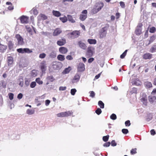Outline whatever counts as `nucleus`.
Wrapping results in <instances>:
<instances>
[{"label":"nucleus","instance_id":"63","mask_svg":"<svg viewBox=\"0 0 156 156\" xmlns=\"http://www.w3.org/2000/svg\"><path fill=\"white\" fill-rule=\"evenodd\" d=\"M30 81L28 80H26L25 82V84L26 86H28L30 84Z\"/></svg>","mask_w":156,"mask_h":156},{"label":"nucleus","instance_id":"34","mask_svg":"<svg viewBox=\"0 0 156 156\" xmlns=\"http://www.w3.org/2000/svg\"><path fill=\"white\" fill-rule=\"evenodd\" d=\"M156 51V45H154L152 46L150 49V51L152 53Z\"/></svg>","mask_w":156,"mask_h":156},{"label":"nucleus","instance_id":"26","mask_svg":"<svg viewBox=\"0 0 156 156\" xmlns=\"http://www.w3.org/2000/svg\"><path fill=\"white\" fill-rule=\"evenodd\" d=\"M14 44L11 41H9L8 42V47L10 50H11L13 48Z\"/></svg>","mask_w":156,"mask_h":156},{"label":"nucleus","instance_id":"38","mask_svg":"<svg viewBox=\"0 0 156 156\" xmlns=\"http://www.w3.org/2000/svg\"><path fill=\"white\" fill-rule=\"evenodd\" d=\"M36 81L39 85L42 84L43 83V81L41 80L40 78H37L36 79Z\"/></svg>","mask_w":156,"mask_h":156},{"label":"nucleus","instance_id":"42","mask_svg":"<svg viewBox=\"0 0 156 156\" xmlns=\"http://www.w3.org/2000/svg\"><path fill=\"white\" fill-rule=\"evenodd\" d=\"M127 51V50H126L125 51L122 55H121L120 58H123L126 55Z\"/></svg>","mask_w":156,"mask_h":156},{"label":"nucleus","instance_id":"52","mask_svg":"<svg viewBox=\"0 0 156 156\" xmlns=\"http://www.w3.org/2000/svg\"><path fill=\"white\" fill-rule=\"evenodd\" d=\"M46 56V54L44 53H42L40 54L39 57L41 58H44Z\"/></svg>","mask_w":156,"mask_h":156},{"label":"nucleus","instance_id":"41","mask_svg":"<svg viewBox=\"0 0 156 156\" xmlns=\"http://www.w3.org/2000/svg\"><path fill=\"white\" fill-rule=\"evenodd\" d=\"M153 118V115L151 113H149L147 114V119L148 121L151 120Z\"/></svg>","mask_w":156,"mask_h":156},{"label":"nucleus","instance_id":"17","mask_svg":"<svg viewBox=\"0 0 156 156\" xmlns=\"http://www.w3.org/2000/svg\"><path fill=\"white\" fill-rule=\"evenodd\" d=\"M59 51L62 54H65L68 51L67 48L63 47L59 48Z\"/></svg>","mask_w":156,"mask_h":156},{"label":"nucleus","instance_id":"25","mask_svg":"<svg viewBox=\"0 0 156 156\" xmlns=\"http://www.w3.org/2000/svg\"><path fill=\"white\" fill-rule=\"evenodd\" d=\"M87 42L90 44H95L97 43V41L95 39H88Z\"/></svg>","mask_w":156,"mask_h":156},{"label":"nucleus","instance_id":"31","mask_svg":"<svg viewBox=\"0 0 156 156\" xmlns=\"http://www.w3.org/2000/svg\"><path fill=\"white\" fill-rule=\"evenodd\" d=\"M34 113V110L28 109L27 110V113L30 115L33 114Z\"/></svg>","mask_w":156,"mask_h":156},{"label":"nucleus","instance_id":"20","mask_svg":"<svg viewBox=\"0 0 156 156\" xmlns=\"http://www.w3.org/2000/svg\"><path fill=\"white\" fill-rule=\"evenodd\" d=\"M49 58H55L56 56V53L55 51H52L49 54Z\"/></svg>","mask_w":156,"mask_h":156},{"label":"nucleus","instance_id":"57","mask_svg":"<svg viewBox=\"0 0 156 156\" xmlns=\"http://www.w3.org/2000/svg\"><path fill=\"white\" fill-rule=\"evenodd\" d=\"M119 4L122 8H124L125 7V5L124 2L121 1L120 2Z\"/></svg>","mask_w":156,"mask_h":156},{"label":"nucleus","instance_id":"33","mask_svg":"<svg viewBox=\"0 0 156 156\" xmlns=\"http://www.w3.org/2000/svg\"><path fill=\"white\" fill-rule=\"evenodd\" d=\"M98 9H97V8H96V6L94 5L93 8L91 10V12L94 14H96L98 12Z\"/></svg>","mask_w":156,"mask_h":156},{"label":"nucleus","instance_id":"1","mask_svg":"<svg viewBox=\"0 0 156 156\" xmlns=\"http://www.w3.org/2000/svg\"><path fill=\"white\" fill-rule=\"evenodd\" d=\"M109 28L108 25H106L105 27L102 28L99 33V37L101 39L105 38L106 35L107 31Z\"/></svg>","mask_w":156,"mask_h":156},{"label":"nucleus","instance_id":"40","mask_svg":"<svg viewBox=\"0 0 156 156\" xmlns=\"http://www.w3.org/2000/svg\"><path fill=\"white\" fill-rule=\"evenodd\" d=\"M47 79L48 80L50 81L51 82L55 80V79L52 76H48L47 77Z\"/></svg>","mask_w":156,"mask_h":156},{"label":"nucleus","instance_id":"6","mask_svg":"<svg viewBox=\"0 0 156 156\" xmlns=\"http://www.w3.org/2000/svg\"><path fill=\"white\" fill-rule=\"evenodd\" d=\"M62 66L61 62H54L52 65L53 68L55 70L60 69Z\"/></svg>","mask_w":156,"mask_h":156},{"label":"nucleus","instance_id":"43","mask_svg":"<svg viewBox=\"0 0 156 156\" xmlns=\"http://www.w3.org/2000/svg\"><path fill=\"white\" fill-rule=\"evenodd\" d=\"M60 19L63 23L66 22L67 21V18L66 16L63 17H60Z\"/></svg>","mask_w":156,"mask_h":156},{"label":"nucleus","instance_id":"51","mask_svg":"<svg viewBox=\"0 0 156 156\" xmlns=\"http://www.w3.org/2000/svg\"><path fill=\"white\" fill-rule=\"evenodd\" d=\"M9 99L12 100L13 99L14 94L13 93H9L8 94Z\"/></svg>","mask_w":156,"mask_h":156},{"label":"nucleus","instance_id":"61","mask_svg":"<svg viewBox=\"0 0 156 156\" xmlns=\"http://www.w3.org/2000/svg\"><path fill=\"white\" fill-rule=\"evenodd\" d=\"M150 133L152 135L154 136L156 134V132L154 129H151L150 131Z\"/></svg>","mask_w":156,"mask_h":156},{"label":"nucleus","instance_id":"46","mask_svg":"<svg viewBox=\"0 0 156 156\" xmlns=\"http://www.w3.org/2000/svg\"><path fill=\"white\" fill-rule=\"evenodd\" d=\"M102 112L101 109L98 108L95 111L96 113L98 115H99Z\"/></svg>","mask_w":156,"mask_h":156},{"label":"nucleus","instance_id":"30","mask_svg":"<svg viewBox=\"0 0 156 156\" xmlns=\"http://www.w3.org/2000/svg\"><path fill=\"white\" fill-rule=\"evenodd\" d=\"M39 16L42 20H45L47 19V17L45 15L42 14H40Z\"/></svg>","mask_w":156,"mask_h":156},{"label":"nucleus","instance_id":"9","mask_svg":"<svg viewBox=\"0 0 156 156\" xmlns=\"http://www.w3.org/2000/svg\"><path fill=\"white\" fill-rule=\"evenodd\" d=\"M20 20L22 23L27 24L28 22L29 17L23 15L20 17Z\"/></svg>","mask_w":156,"mask_h":156},{"label":"nucleus","instance_id":"16","mask_svg":"<svg viewBox=\"0 0 156 156\" xmlns=\"http://www.w3.org/2000/svg\"><path fill=\"white\" fill-rule=\"evenodd\" d=\"M62 32L61 30L59 28H57L54 31L53 33V35L56 36Z\"/></svg>","mask_w":156,"mask_h":156},{"label":"nucleus","instance_id":"47","mask_svg":"<svg viewBox=\"0 0 156 156\" xmlns=\"http://www.w3.org/2000/svg\"><path fill=\"white\" fill-rule=\"evenodd\" d=\"M36 83L35 82H32L30 84V87L31 88H34L36 86Z\"/></svg>","mask_w":156,"mask_h":156},{"label":"nucleus","instance_id":"24","mask_svg":"<svg viewBox=\"0 0 156 156\" xmlns=\"http://www.w3.org/2000/svg\"><path fill=\"white\" fill-rule=\"evenodd\" d=\"M144 84L147 88H150L152 87V84L150 82L146 81L144 83Z\"/></svg>","mask_w":156,"mask_h":156},{"label":"nucleus","instance_id":"12","mask_svg":"<svg viewBox=\"0 0 156 156\" xmlns=\"http://www.w3.org/2000/svg\"><path fill=\"white\" fill-rule=\"evenodd\" d=\"M95 5L96 6V8H97V9H98V10L99 12L103 7L104 4L102 2H99L97 3Z\"/></svg>","mask_w":156,"mask_h":156},{"label":"nucleus","instance_id":"3","mask_svg":"<svg viewBox=\"0 0 156 156\" xmlns=\"http://www.w3.org/2000/svg\"><path fill=\"white\" fill-rule=\"evenodd\" d=\"M72 113H73L70 111H68L58 113L57 114V115L59 117H67L71 115L72 114Z\"/></svg>","mask_w":156,"mask_h":156},{"label":"nucleus","instance_id":"4","mask_svg":"<svg viewBox=\"0 0 156 156\" xmlns=\"http://www.w3.org/2000/svg\"><path fill=\"white\" fill-rule=\"evenodd\" d=\"M17 51L19 53L22 54L24 53H30L32 52L31 50L28 48H20L17 49Z\"/></svg>","mask_w":156,"mask_h":156},{"label":"nucleus","instance_id":"7","mask_svg":"<svg viewBox=\"0 0 156 156\" xmlns=\"http://www.w3.org/2000/svg\"><path fill=\"white\" fill-rule=\"evenodd\" d=\"M94 48L92 47H89L87 50L86 55L87 58H89L92 56L93 55V50Z\"/></svg>","mask_w":156,"mask_h":156},{"label":"nucleus","instance_id":"59","mask_svg":"<svg viewBox=\"0 0 156 156\" xmlns=\"http://www.w3.org/2000/svg\"><path fill=\"white\" fill-rule=\"evenodd\" d=\"M141 101L143 102V103L145 104V105H146L147 99L144 98H143L141 99Z\"/></svg>","mask_w":156,"mask_h":156},{"label":"nucleus","instance_id":"29","mask_svg":"<svg viewBox=\"0 0 156 156\" xmlns=\"http://www.w3.org/2000/svg\"><path fill=\"white\" fill-rule=\"evenodd\" d=\"M58 59L60 61H63L65 60L64 56L63 55H59L57 56Z\"/></svg>","mask_w":156,"mask_h":156},{"label":"nucleus","instance_id":"10","mask_svg":"<svg viewBox=\"0 0 156 156\" xmlns=\"http://www.w3.org/2000/svg\"><path fill=\"white\" fill-rule=\"evenodd\" d=\"M16 37L18 41V44L20 45H22L24 44L23 40L21 36L19 34L16 35Z\"/></svg>","mask_w":156,"mask_h":156},{"label":"nucleus","instance_id":"44","mask_svg":"<svg viewBox=\"0 0 156 156\" xmlns=\"http://www.w3.org/2000/svg\"><path fill=\"white\" fill-rule=\"evenodd\" d=\"M156 29L154 27H152L150 29L149 32L151 33H154L156 31Z\"/></svg>","mask_w":156,"mask_h":156},{"label":"nucleus","instance_id":"45","mask_svg":"<svg viewBox=\"0 0 156 156\" xmlns=\"http://www.w3.org/2000/svg\"><path fill=\"white\" fill-rule=\"evenodd\" d=\"M110 118L114 120L116 119L117 117L115 114L113 113L111 115Z\"/></svg>","mask_w":156,"mask_h":156},{"label":"nucleus","instance_id":"62","mask_svg":"<svg viewBox=\"0 0 156 156\" xmlns=\"http://www.w3.org/2000/svg\"><path fill=\"white\" fill-rule=\"evenodd\" d=\"M111 145L112 146H115L117 145L116 143L115 142V140H112V141L111 143Z\"/></svg>","mask_w":156,"mask_h":156},{"label":"nucleus","instance_id":"27","mask_svg":"<svg viewBox=\"0 0 156 156\" xmlns=\"http://www.w3.org/2000/svg\"><path fill=\"white\" fill-rule=\"evenodd\" d=\"M52 13L54 16L56 17H59L61 15V13L58 11L53 10Z\"/></svg>","mask_w":156,"mask_h":156},{"label":"nucleus","instance_id":"23","mask_svg":"<svg viewBox=\"0 0 156 156\" xmlns=\"http://www.w3.org/2000/svg\"><path fill=\"white\" fill-rule=\"evenodd\" d=\"M80 76L78 74H76L73 79L74 82H77L78 81L80 80Z\"/></svg>","mask_w":156,"mask_h":156},{"label":"nucleus","instance_id":"13","mask_svg":"<svg viewBox=\"0 0 156 156\" xmlns=\"http://www.w3.org/2000/svg\"><path fill=\"white\" fill-rule=\"evenodd\" d=\"M66 43V40L65 38H62V39L58 41L57 42V44L59 46L64 45Z\"/></svg>","mask_w":156,"mask_h":156},{"label":"nucleus","instance_id":"56","mask_svg":"<svg viewBox=\"0 0 156 156\" xmlns=\"http://www.w3.org/2000/svg\"><path fill=\"white\" fill-rule=\"evenodd\" d=\"M111 144V143L110 142H106L103 145V146L104 147H108L110 146Z\"/></svg>","mask_w":156,"mask_h":156},{"label":"nucleus","instance_id":"28","mask_svg":"<svg viewBox=\"0 0 156 156\" xmlns=\"http://www.w3.org/2000/svg\"><path fill=\"white\" fill-rule=\"evenodd\" d=\"M135 33L136 35H140L141 33V29L140 28H137L135 30Z\"/></svg>","mask_w":156,"mask_h":156},{"label":"nucleus","instance_id":"21","mask_svg":"<svg viewBox=\"0 0 156 156\" xmlns=\"http://www.w3.org/2000/svg\"><path fill=\"white\" fill-rule=\"evenodd\" d=\"M6 5H9L8 7V9L9 10H12L14 9V6L11 2H7L6 3Z\"/></svg>","mask_w":156,"mask_h":156},{"label":"nucleus","instance_id":"11","mask_svg":"<svg viewBox=\"0 0 156 156\" xmlns=\"http://www.w3.org/2000/svg\"><path fill=\"white\" fill-rule=\"evenodd\" d=\"M40 67L42 72H45L46 69L47 67L46 62L45 61H43L41 62L40 63Z\"/></svg>","mask_w":156,"mask_h":156},{"label":"nucleus","instance_id":"64","mask_svg":"<svg viewBox=\"0 0 156 156\" xmlns=\"http://www.w3.org/2000/svg\"><path fill=\"white\" fill-rule=\"evenodd\" d=\"M66 87H59V90H66Z\"/></svg>","mask_w":156,"mask_h":156},{"label":"nucleus","instance_id":"8","mask_svg":"<svg viewBox=\"0 0 156 156\" xmlns=\"http://www.w3.org/2000/svg\"><path fill=\"white\" fill-rule=\"evenodd\" d=\"M77 71L79 72H81L85 70V65L82 62L80 63L77 65Z\"/></svg>","mask_w":156,"mask_h":156},{"label":"nucleus","instance_id":"5","mask_svg":"<svg viewBox=\"0 0 156 156\" xmlns=\"http://www.w3.org/2000/svg\"><path fill=\"white\" fill-rule=\"evenodd\" d=\"M87 10H83L81 12V14L80 15V19L82 21L85 20L87 17Z\"/></svg>","mask_w":156,"mask_h":156},{"label":"nucleus","instance_id":"22","mask_svg":"<svg viewBox=\"0 0 156 156\" xmlns=\"http://www.w3.org/2000/svg\"><path fill=\"white\" fill-rule=\"evenodd\" d=\"M149 101L152 103L156 101V97L155 96H149L148 97Z\"/></svg>","mask_w":156,"mask_h":156},{"label":"nucleus","instance_id":"54","mask_svg":"<svg viewBox=\"0 0 156 156\" xmlns=\"http://www.w3.org/2000/svg\"><path fill=\"white\" fill-rule=\"evenodd\" d=\"M122 133L124 134H126L128 132V130L127 129H123L122 130Z\"/></svg>","mask_w":156,"mask_h":156},{"label":"nucleus","instance_id":"19","mask_svg":"<svg viewBox=\"0 0 156 156\" xmlns=\"http://www.w3.org/2000/svg\"><path fill=\"white\" fill-rule=\"evenodd\" d=\"M8 60V64L9 66H10L13 63V60L12 57L9 56L7 58Z\"/></svg>","mask_w":156,"mask_h":156},{"label":"nucleus","instance_id":"35","mask_svg":"<svg viewBox=\"0 0 156 156\" xmlns=\"http://www.w3.org/2000/svg\"><path fill=\"white\" fill-rule=\"evenodd\" d=\"M98 105L101 108H104V104L101 101H99Z\"/></svg>","mask_w":156,"mask_h":156},{"label":"nucleus","instance_id":"15","mask_svg":"<svg viewBox=\"0 0 156 156\" xmlns=\"http://www.w3.org/2000/svg\"><path fill=\"white\" fill-rule=\"evenodd\" d=\"M78 44L79 47L83 50H85L87 47L86 44L82 42L81 41H79L78 42Z\"/></svg>","mask_w":156,"mask_h":156},{"label":"nucleus","instance_id":"53","mask_svg":"<svg viewBox=\"0 0 156 156\" xmlns=\"http://www.w3.org/2000/svg\"><path fill=\"white\" fill-rule=\"evenodd\" d=\"M70 70L68 68H66L65 69L63 73L64 74H67L69 73Z\"/></svg>","mask_w":156,"mask_h":156},{"label":"nucleus","instance_id":"48","mask_svg":"<svg viewBox=\"0 0 156 156\" xmlns=\"http://www.w3.org/2000/svg\"><path fill=\"white\" fill-rule=\"evenodd\" d=\"M90 94V96L92 98H94L95 96V93L93 91H90L89 92Z\"/></svg>","mask_w":156,"mask_h":156},{"label":"nucleus","instance_id":"32","mask_svg":"<svg viewBox=\"0 0 156 156\" xmlns=\"http://www.w3.org/2000/svg\"><path fill=\"white\" fill-rule=\"evenodd\" d=\"M67 17L68 20L69 21H70L72 23H74L75 22V20L73 19L72 16L68 15L67 16Z\"/></svg>","mask_w":156,"mask_h":156},{"label":"nucleus","instance_id":"39","mask_svg":"<svg viewBox=\"0 0 156 156\" xmlns=\"http://www.w3.org/2000/svg\"><path fill=\"white\" fill-rule=\"evenodd\" d=\"M109 136V135H107V136H105L103 137V140L105 142L107 141L108 140Z\"/></svg>","mask_w":156,"mask_h":156},{"label":"nucleus","instance_id":"36","mask_svg":"<svg viewBox=\"0 0 156 156\" xmlns=\"http://www.w3.org/2000/svg\"><path fill=\"white\" fill-rule=\"evenodd\" d=\"M155 39V36L153 35L150 37V39L149 41V44H151L153 42Z\"/></svg>","mask_w":156,"mask_h":156},{"label":"nucleus","instance_id":"55","mask_svg":"<svg viewBox=\"0 0 156 156\" xmlns=\"http://www.w3.org/2000/svg\"><path fill=\"white\" fill-rule=\"evenodd\" d=\"M140 82L138 80L136 79L134 80L133 83L136 85H138L140 84L139 83Z\"/></svg>","mask_w":156,"mask_h":156},{"label":"nucleus","instance_id":"2","mask_svg":"<svg viewBox=\"0 0 156 156\" xmlns=\"http://www.w3.org/2000/svg\"><path fill=\"white\" fill-rule=\"evenodd\" d=\"M70 37L72 39L78 37L80 34V32L79 30H75L69 34Z\"/></svg>","mask_w":156,"mask_h":156},{"label":"nucleus","instance_id":"14","mask_svg":"<svg viewBox=\"0 0 156 156\" xmlns=\"http://www.w3.org/2000/svg\"><path fill=\"white\" fill-rule=\"evenodd\" d=\"M152 55L150 53H147L143 55V58L144 59H150L152 58Z\"/></svg>","mask_w":156,"mask_h":156},{"label":"nucleus","instance_id":"18","mask_svg":"<svg viewBox=\"0 0 156 156\" xmlns=\"http://www.w3.org/2000/svg\"><path fill=\"white\" fill-rule=\"evenodd\" d=\"M7 49V46L6 45L0 44V52L2 53L4 52Z\"/></svg>","mask_w":156,"mask_h":156},{"label":"nucleus","instance_id":"60","mask_svg":"<svg viewBox=\"0 0 156 156\" xmlns=\"http://www.w3.org/2000/svg\"><path fill=\"white\" fill-rule=\"evenodd\" d=\"M130 124V121L129 120L126 121L125 122V124L126 126H129Z\"/></svg>","mask_w":156,"mask_h":156},{"label":"nucleus","instance_id":"49","mask_svg":"<svg viewBox=\"0 0 156 156\" xmlns=\"http://www.w3.org/2000/svg\"><path fill=\"white\" fill-rule=\"evenodd\" d=\"M0 86L3 88H5L6 85L4 81H2L0 82Z\"/></svg>","mask_w":156,"mask_h":156},{"label":"nucleus","instance_id":"50","mask_svg":"<svg viewBox=\"0 0 156 156\" xmlns=\"http://www.w3.org/2000/svg\"><path fill=\"white\" fill-rule=\"evenodd\" d=\"M76 92V90L75 89H72L71 90V94L73 95H74Z\"/></svg>","mask_w":156,"mask_h":156},{"label":"nucleus","instance_id":"37","mask_svg":"<svg viewBox=\"0 0 156 156\" xmlns=\"http://www.w3.org/2000/svg\"><path fill=\"white\" fill-rule=\"evenodd\" d=\"M136 148H133L130 151V153L131 154L133 155L136 153Z\"/></svg>","mask_w":156,"mask_h":156},{"label":"nucleus","instance_id":"58","mask_svg":"<svg viewBox=\"0 0 156 156\" xmlns=\"http://www.w3.org/2000/svg\"><path fill=\"white\" fill-rule=\"evenodd\" d=\"M131 93H137V88L135 87L133 88L131 91Z\"/></svg>","mask_w":156,"mask_h":156}]
</instances>
